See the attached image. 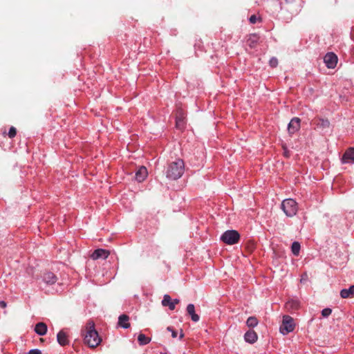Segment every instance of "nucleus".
I'll use <instances>...</instances> for the list:
<instances>
[{
  "mask_svg": "<svg viewBox=\"0 0 354 354\" xmlns=\"http://www.w3.org/2000/svg\"><path fill=\"white\" fill-rule=\"evenodd\" d=\"M84 341L91 348H95L101 342L98 333L95 329V324L93 321H89L83 332Z\"/></svg>",
  "mask_w": 354,
  "mask_h": 354,
  "instance_id": "1",
  "label": "nucleus"
},
{
  "mask_svg": "<svg viewBox=\"0 0 354 354\" xmlns=\"http://www.w3.org/2000/svg\"><path fill=\"white\" fill-rule=\"evenodd\" d=\"M184 171L185 165L183 160L177 159L168 165L166 170V176L169 180H175L183 176Z\"/></svg>",
  "mask_w": 354,
  "mask_h": 354,
  "instance_id": "2",
  "label": "nucleus"
},
{
  "mask_svg": "<svg viewBox=\"0 0 354 354\" xmlns=\"http://www.w3.org/2000/svg\"><path fill=\"white\" fill-rule=\"evenodd\" d=\"M281 208L288 216H293L297 212V205L295 200L288 198L283 201Z\"/></svg>",
  "mask_w": 354,
  "mask_h": 354,
  "instance_id": "3",
  "label": "nucleus"
},
{
  "mask_svg": "<svg viewBox=\"0 0 354 354\" xmlns=\"http://www.w3.org/2000/svg\"><path fill=\"white\" fill-rule=\"evenodd\" d=\"M239 239V233L234 230H227L221 236V240L227 245H234L237 243Z\"/></svg>",
  "mask_w": 354,
  "mask_h": 354,
  "instance_id": "4",
  "label": "nucleus"
},
{
  "mask_svg": "<svg viewBox=\"0 0 354 354\" xmlns=\"http://www.w3.org/2000/svg\"><path fill=\"white\" fill-rule=\"evenodd\" d=\"M295 326L293 318L289 315H284L279 327L280 333L283 335H287L294 330Z\"/></svg>",
  "mask_w": 354,
  "mask_h": 354,
  "instance_id": "5",
  "label": "nucleus"
},
{
  "mask_svg": "<svg viewBox=\"0 0 354 354\" xmlns=\"http://www.w3.org/2000/svg\"><path fill=\"white\" fill-rule=\"evenodd\" d=\"M324 62L328 68H334L337 63V57L333 53H328L324 57Z\"/></svg>",
  "mask_w": 354,
  "mask_h": 354,
  "instance_id": "6",
  "label": "nucleus"
},
{
  "mask_svg": "<svg viewBox=\"0 0 354 354\" xmlns=\"http://www.w3.org/2000/svg\"><path fill=\"white\" fill-rule=\"evenodd\" d=\"M301 120L299 118H293L288 125V131L289 134L292 135L300 129Z\"/></svg>",
  "mask_w": 354,
  "mask_h": 354,
  "instance_id": "7",
  "label": "nucleus"
},
{
  "mask_svg": "<svg viewBox=\"0 0 354 354\" xmlns=\"http://www.w3.org/2000/svg\"><path fill=\"white\" fill-rule=\"evenodd\" d=\"M110 254V252L107 250L104 249H97L94 250V252L91 255V257L93 260H97L99 259H106Z\"/></svg>",
  "mask_w": 354,
  "mask_h": 354,
  "instance_id": "8",
  "label": "nucleus"
},
{
  "mask_svg": "<svg viewBox=\"0 0 354 354\" xmlns=\"http://www.w3.org/2000/svg\"><path fill=\"white\" fill-rule=\"evenodd\" d=\"M342 163H354V148H349L345 151L342 158Z\"/></svg>",
  "mask_w": 354,
  "mask_h": 354,
  "instance_id": "9",
  "label": "nucleus"
},
{
  "mask_svg": "<svg viewBox=\"0 0 354 354\" xmlns=\"http://www.w3.org/2000/svg\"><path fill=\"white\" fill-rule=\"evenodd\" d=\"M57 280L56 275L50 272H47L44 273L42 276V281L46 285H52L54 284Z\"/></svg>",
  "mask_w": 354,
  "mask_h": 354,
  "instance_id": "10",
  "label": "nucleus"
},
{
  "mask_svg": "<svg viewBox=\"0 0 354 354\" xmlns=\"http://www.w3.org/2000/svg\"><path fill=\"white\" fill-rule=\"evenodd\" d=\"M147 174L148 173L147 168L145 167L142 166L138 169V170L136 173V180L138 182L141 183L145 180V179L147 176Z\"/></svg>",
  "mask_w": 354,
  "mask_h": 354,
  "instance_id": "11",
  "label": "nucleus"
},
{
  "mask_svg": "<svg viewBox=\"0 0 354 354\" xmlns=\"http://www.w3.org/2000/svg\"><path fill=\"white\" fill-rule=\"evenodd\" d=\"M187 312L191 316V319L193 322H197L200 319L198 315L195 313V307L192 304H189L187 306Z\"/></svg>",
  "mask_w": 354,
  "mask_h": 354,
  "instance_id": "12",
  "label": "nucleus"
},
{
  "mask_svg": "<svg viewBox=\"0 0 354 354\" xmlns=\"http://www.w3.org/2000/svg\"><path fill=\"white\" fill-rule=\"evenodd\" d=\"M244 339L250 344H254L257 340V335L254 330H250L245 333Z\"/></svg>",
  "mask_w": 354,
  "mask_h": 354,
  "instance_id": "13",
  "label": "nucleus"
},
{
  "mask_svg": "<svg viewBox=\"0 0 354 354\" xmlns=\"http://www.w3.org/2000/svg\"><path fill=\"white\" fill-rule=\"evenodd\" d=\"M314 122L317 129H321L322 130L328 129L330 127V122L327 119L318 118L315 120Z\"/></svg>",
  "mask_w": 354,
  "mask_h": 354,
  "instance_id": "14",
  "label": "nucleus"
},
{
  "mask_svg": "<svg viewBox=\"0 0 354 354\" xmlns=\"http://www.w3.org/2000/svg\"><path fill=\"white\" fill-rule=\"evenodd\" d=\"M35 332L40 336H43L44 335H46V333L47 332L46 324L44 322L37 323L35 327Z\"/></svg>",
  "mask_w": 354,
  "mask_h": 354,
  "instance_id": "15",
  "label": "nucleus"
},
{
  "mask_svg": "<svg viewBox=\"0 0 354 354\" xmlns=\"http://www.w3.org/2000/svg\"><path fill=\"white\" fill-rule=\"evenodd\" d=\"M57 342L61 346H65V345H67L69 343V342L68 340V337H67L66 333L64 330H60L57 333Z\"/></svg>",
  "mask_w": 354,
  "mask_h": 354,
  "instance_id": "16",
  "label": "nucleus"
},
{
  "mask_svg": "<svg viewBox=\"0 0 354 354\" xmlns=\"http://www.w3.org/2000/svg\"><path fill=\"white\" fill-rule=\"evenodd\" d=\"M129 317L127 315H121L118 317V324L122 327L123 328H128L130 327V324L129 323Z\"/></svg>",
  "mask_w": 354,
  "mask_h": 354,
  "instance_id": "17",
  "label": "nucleus"
},
{
  "mask_svg": "<svg viewBox=\"0 0 354 354\" xmlns=\"http://www.w3.org/2000/svg\"><path fill=\"white\" fill-rule=\"evenodd\" d=\"M184 118L185 116L183 112L182 111H179L176 119V126L177 128L182 129L183 127L185 124Z\"/></svg>",
  "mask_w": 354,
  "mask_h": 354,
  "instance_id": "18",
  "label": "nucleus"
},
{
  "mask_svg": "<svg viewBox=\"0 0 354 354\" xmlns=\"http://www.w3.org/2000/svg\"><path fill=\"white\" fill-rule=\"evenodd\" d=\"M354 295V286H351L348 289H342L340 292V296L342 298H348Z\"/></svg>",
  "mask_w": 354,
  "mask_h": 354,
  "instance_id": "19",
  "label": "nucleus"
},
{
  "mask_svg": "<svg viewBox=\"0 0 354 354\" xmlns=\"http://www.w3.org/2000/svg\"><path fill=\"white\" fill-rule=\"evenodd\" d=\"M162 305L163 306H168L171 310H174V304L171 301V298L169 295H165L162 300Z\"/></svg>",
  "mask_w": 354,
  "mask_h": 354,
  "instance_id": "20",
  "label": "nucleus"
},
{
  "mask_svg": "<svg viewBox=\"0 0 354 354\" xmlns=\"http://www.w3.org/2000/svg\"><path fill=\"white\" fill-rule=\"evenodd\" d=\"M258 323H259V322H258L257 317H253V316L248 317L246 321V324L250 328H254V327L257 326Z\"/></svg>",
  "mask_w": 354,
  "mask_h": 354,
  "instance_id": "21",
  "label": "nucleus"
},
{
  "mask_svg": "<svg viewBox=\"0 0 354 354\" xmlns=\"http://www.w3.org/2000/svg\"><path fill=\"white\" fill-rule=\"evenodd\" d=\"M299 306V301L297 300H294V299L288 301L286 304V306L288 309H292V310L298 308Z\"/></svg>",
  "mask_w": 354,
  "mask_h": 354,
  "instance_id": "22",
  "label": "nucleus"
},
{
  "mask_svg": "<svg viewBox=\"0 0 354 354\" xmlns=\"http://www.w3.org/2000/svg\"><path fill=\"white\" fill-rule=\"evenodd\" d=\"M300 248H301V246H300V244L299 242L295 241L292 243V246H291V251L295 256L299 255Z\"/></svg>",
  "mask_w": 354,
  "mask_h": 354,
  "instance_id": "23",
  "label": "nucleus"
},
{
  "mask_svg": "<svg viewBox=\"0 0 354 354\" xmlns=\"http://www.w3.org/2000/svg\"><path fill=\"white\" fill-rule=\"evenodd\" d=\"M138 340L140 345H146L149 343L151 339L146 337L144 334L140 333L138 337Z\"/></svg>",
  "mask_w": 354,
  "mask_h": 354,
  "instance_id": "24",
  "label": "nucleus"
},
{
  "mask_svg": "<svg viewBox=\"0 0 354 354\" xmlns=\"http://www.w3.org/2000/svg\"><path fill=\"white\" fill-rule=\"evenodd\" d=\"M332 313V310L329 308H326L322 310V315L324 317H328Z\"/></svg>",
  "mask_w": 354,
  "mask_h": 354,
  "instance_id": "25",
  "label": "nucleus"
},
{
  "mask_svg": "<svg viewBox=\"0 0 354 354\" xmlns=\"http://www.w3.org/2000/svg\"><path fill=\"white\" fill-rule=\"evenodd\" d=\"M269 64L271 67L274 68L278 65V60L276 57H272L269 61Z\"/></svg>",
  "mask_w": 354,
  "mask_h": 354,
  "instance_id": "26",
  "label": "nucleus"
},
{
  "mask_svg": "<svg viewBox=\"0 0 354 354\" xmlns=\"http://www.w3.org/2000/svg\"><path fill=\"white\" fill-rule=\"evenodd\" d=\"M16 133H17L16 129L14 127H10L9 129V131H8V136L11 138H14L16 136Z\"/></svg>",
  "mask_w": 354,
  "mask_h": 354,
  "instance_id": "27",
  "label": "nucleus"
},
{
  "mask_svg": "<svg viewBox=\"0 0 354 354\" xmlns=\"http://www.w3.org/2000/svg\"><path fill=\"white\" fill-rule=\"evenodd\" d=\"M167 330L171 333V336L173 338H176L177 337V332L171 326H168Z\"/></svg>",
  "mask_w": 354,
  "mask_h": 354,
  "instance_id": "28",
  "label": "nucleus"
},
{
  "mask_svg": "<svg viewBox=\"0 0 354 354\" xmlns=\"http://www.w3.org/2000/svg\"><path fill=\"white\" fill-rule=\"evenodd\" d=\"M28 354H41V351L38 348H34L30 350Z\"/></svg>",
  "mask_w": 354,
  "mask_h": 354,
  "instance_id": "29",
  "label": "nucleus"
},
{
  "mask_svg": "<svg viewBox=\"0 0 354 354\" xmlns=\"http://www.w3.org/2000/svg\"><path fill=\"white\" fill-rule=\"evenodd\" d=\"M257 19H257V16H256V15H252V16L250 17L249 21H250V22L251 24H256V23H257Z\"/></svg>",
  "mask_w": 354,
  "mask_h": 354,
  "instance_id": "30",
  "label": "nucleus"
},
{
  "mask_svg": "<svg viewBox=\"0 0 354 354\" xmlns=\"http://www.w3.org/2000/svg\"><path fill=\"white\" fill-rule=\"evenodd\" d=\"M296 0H285V3L287 5H292L295 2Z\"/></svg>",
  "mask_w": 354,
  "mask_h": 354,
  "instance_id": "31",
  "label": "nucleus"
},
{
  "mask_svg": "<svg viewBox=\"0 0 354 354\" xmlns=\"http://www.w3.org/2000/svg\"><path fill=\"white\" fill-rule=\"evenodd\" d=\"M7 306L6 301H0V307L2 308H6Z\"/></svg>",
  "mask_w": 354,
  "mask_h": 354,
  "instance_id": "32",
  "label": "nucleus"
},
{
  "mask_svg": "<svg viewBox=\"0 0 354 354\" xmlns=\"http://www.w3.org/2000/svg\"><path fill=\"white\" fill-rule=\"evenodd\" d=\"M171 301L174 304V306H175L176 304L180 302V300L178 299H174V300H171Z\"/></svg>",
  "mask_w": 354,
  "mask_h": 354,
  "instance_id": "33",
  "label": "nucleus"
},
{
  "mask_svg": "<svg viewBox=\"0 0 354 354\" xmlns=\"http://www.w3.org/2000/svg\"><path fill=\"white\" fill-rule=\"evenodd\" d=\"M183 337H184V333H183V330H181L180 336H179V339H182Z\"/></svg>",
  "mask_w": 354,
  "mask_h": 354,
  "instance_id": "34",
  "label": "nucleus"
},
{
  "mask_svg": "<svg viewBox=\"0 0 354 354\" xmlns=\"http://www.w3.org/2000/svg\"><path fill=\"white\" fill-rule=\"evenodd\" d=\"M255 42H256V41H251V44H250V46H253L254 45Z\"/></svg>",
  "mask_w": 354,
  "mask_h": 354,
  "instance_id": "35",
  "label": "nucleus"
}]
</instances>
